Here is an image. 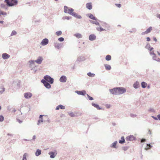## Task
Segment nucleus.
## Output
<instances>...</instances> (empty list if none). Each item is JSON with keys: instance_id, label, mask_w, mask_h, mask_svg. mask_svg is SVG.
I'll return each mask as SVG.
<instances>
[{"instance_id": "nucleus-1", "label": "nucleus", "mask_w": 160, "mask_h": 160, "mask_svg": "<svg viewBox=\"0 0 160 160\" xmlns=\"http://www.w3.org/2000/svg\"><path fill=\"white\" fill-rule=\"evenodd\" d=\"M74 10L72 8H69L66 6L64 7V12L65 13H68L77 18L80 19L82 18L80 15H78L77 14L73 12Z\"/></svg>"}, {"instance_id": "nucleus-2", "label": "nucleus", "mask_w": 160, "mask_h": 160, "mask_svg": "<svg viewBox=\"0 0 160 160\" xmlns=\"http://www.w3.org/2000/svg\"><path fill=\"white\" fill-rule=\"evenodd\" d=\"M4 2L7 3L8 6L10 7L16 5L18 3L17 0H5Z\"/></svg>"}, {"instance_id": "nucleus-3", "label": "nucleus", "mask_w": 160, "mask_h": 160, "mask_svg": "<svg viewBox=\"0 0 160 160\" xmlns=\"http://www.w3.org/2000/svg\"><path fill=\"white\" fill-rule=\"evenodd\" d=\"M45 80L49 82L50 84H52L53 82V79L49 76H46L44 78Z\"/></svg>"}, {"instance_id": "nucleus-4", "label": "nucleus", "mask_w": 160, "mask_h": 160, "mask_svg": "<svg viewBox=\"0 0 160 160\" xmlns=\"http://www.w3.org/2000/svg\"><path fill=\"white\" fill-rule=\"evenodd\" d=\"M118 89V94H121L125 92L126 91V88H117Z\"/></svg>"}, {"instance_id": "nucleus-5", "label": "nucleus", "mask_w": 160, "mask_h": 160, "mask_svg": "<svg viewBox=\"0 0 160 160\" xmlns=\"http://www.w3.org/2000/svg\"><path fill=\"white\" fill-rule=\"evenodd\" d=\"M110 93L113 94L118 95V89L117 88H114L112 89L109 90Z\"/></svg>"}, {"instance_id": "nucleus-6", "label": "nucleus", "mask_w": 160, "mask_h": 160, "mask_svg": "<svg viewBox=\"0 0 160 160\" xmlns=\"http://www.w3.org/2000/svg\"><path fill=\"white\" fill-rule=\"evenodd\" d=\"M41 82L43 83L44 86L48 88H51V85L48 83L47 81L44 80H42Z\"/></svg>"}, {"instance_id": "nucleus-7", "label": "nucleus", "mask_w": 160, "mask_h": 160, "mask_svg": "<svg viewBox=\"0 0 160 160\" xmlns=\"http://www.w3.org/2000/svg\"><path fill=\"white\" fill-rule=\"evenodd\" d=\"M24 97L26 98H30L32 96V94L30 92H26L24 94Z\"/></svg>"}, {"instance_id": "nucleus-8", "label": "nucleus", "mask_w": 160, "mask_h": 160, "mask_svg": "<svg viewBox=\"0 0 160 160\" xmlns=\"http://www.w3.org/2000/svg\"><path fill=\"white\" fill-rule=\"evenodd\" d=\"M49 154L50 155V157L51 158H53L56 155L57 153L56 151L54 152H51L49 153Z\"/></svg>"}, {"instance_id": "nucleus-9", "label": "nucleus", "mask_w": 160, "mask_h": 160, "mask_svg": "<svg viewBox=\"0 0 160 160\" xmlns=\"http://www.w3.org/2000/svg\"><path fill=\"white\" fill-rule=\"evenodd\" d=\"M135 139V138L133 135H130L127 136L126 140L128 141H133Z\"/></svg>"}, {"instance_id": "nucleus-10", "label": "nucleus", "mask_w": 160, "mask_h": 160, "mask_svg": "<svg viewBox=\"0 0 160 160\" xmlns=\"http://www.w3.org/2000/svg\"><path fill=\"white\" fill-rule=\"evenodd\" d=\"M67 80L66 77L64 76H62L60 78V81L62 82H65Z\"/></svg>"}, {"instance_id": "nucleus-11", "label": "nucleus", "mask_w": 160, "mask_h": 160, "mask_svg": "<svg viewBox=\"0 0 160 160\" xmlns=\"http://www.w3.org/2000/svg\"><path fill=\"white\" fill-rule=\"evenodd\" d=\"M48 42V40L47 39H45L43 40L41 42V44L42 45H45L47 44Z\"/></svg>"}, {"instance_id": "nucleus-12", "label": "nucleus", "mask_w": 160, "mask_h": 160, "mask_svg": "<svg viewBox=\"0 0 160 160\" xmlns=\"http://www.w3.org/2000/svg\"><path fill=\"white\" fill-rule=\"evenodd\" d=\"M43 60V58L41 57H39L35 61L36 63L38 64H41Z\"/></svg>"}, {"instance_id": "nucleus-13", "label": "nucleus", "mask_w": 160, "mask_h": 160, "mask_svg": "<svg viewBox=\"0 0 160 160\" xmlns=\"http://www.w3.org/2000/svg\"><path fill=\"white\" fill-rule=\"evenodd\" d=\"M86 7L88 9L91 10L92 8V3L91 2L87 3L86 4Z\"/></svg>"}, {"instance_id": "nucleus-14", "label": "nucleus", "mask_w": 160, "mask_h": 160, "mask_svg": "<svg viewBox=\"0 0 160 160\" xmlns=\"http://www.w3.org/2000/svg\"><path fill=\"white\" fill-rule=\"evenodd\" d=\"M65 107L62 105H59L56 108V110H58L59 109H65Z\"/></svg>"}, {"instance_id": "nucleus-15", "label": "nucleus", "mask_w": 160, "mask_h": 160, "mask_svg": "<svg viewBox=\"0 0 160 160\" xmlns=\"http://www.w3.org/2000/svg\"><path fill=\"white\" fill-rule=\"evenodd\" d=\"M76 92L78 94L80 95H84L86 93V92L85 91H76Z\"/></svg>"}, {"instance_id": "nucleus-16", "label": "nucleus", "mask_w": 160, "mask_h": 160, "mask_svg": "<svg viewBox=\"0 0 160 160\" xmlns=\"http://www.w3.org/2000/svg\"><path fill=\"white\" fill-rule=\"evenodd\" d=\"M96 39V36L94 34L90 35L89 36V39L91 41L94 40Z\"/></svg>"}, {"instance_id": "nucleus-17", "label": "nucleus", "mask_w": 160, "mask_h": 160, "mask_svg": "<svg viewBox=\"0 0 160 160\" xmlns=\"http://www.w3.org/2000/svg\"><path fill=\"white\" fill-rule=\"evenodd\" d=\"M2 57L4 59H6L9 58V56L6 53L3 54L2 55Z\"/></svg>"}, {"instance_id": "nucleus-18", "label": "nucleus", "mask_w": 160, "mask_h": 160, "mask_svg": "<svg viewBox=\"0 0 160 160\" xmlns=\"http://www.w3.org/2000/svg\"><path fill=\"white\" fill-rule=\"evenodd\" d=\"M152 30V27H150L149 28L147 29L146 31L143 32L144 34H147L150 32Z\"/></svg>"}, {"instance_id": "nucleus-19", "label": "nucleus", "mask_w": 160, "mask_h": 160, "mask_svg": "<svg viewBox=\"0 0 160 160\" xmlns=\"http://www.w3.org/2000/svg\"><path fill=\"white\" fill-rule=\"evenodd\" d=\"M41 151L39 149H38L35 153V155L38 156L41 154Z\"/></svg>"}, {"instance_id": "nucleus-20", "label": "nucleus", "mask_w": 160, "mask_h": 160, "mask_svg": "<svg viewBox=\"0 0 160 160\" xmlns=\"http://www.w3.org/2000/svg\"><path fill=\"white\" fill-rule=\"evenodd\" d=\"M92 105L93 106L96 108L100 110L101 109V108L99 107V105L97 104L93 103H92Z\"/></svg>"}, {"instance_id": "nucleus-21", "label": "nucleus", "mask_w": 160, "mask_h": 160, "mask_svg": "<svg viewBox=\"0 0 160 160\" xmlns=\"http://www.w3.org/2000/svg\"><path fill=\"white\" fill-rule=\"evenodd\" d=\"M105 68L107 70H110L111 68L110 65L108 64H106L105 65Z\"/></svg>"}, {"instance_id": "nucleus-22", "label": "nucleus", "mask_w": 160, "mask_h": 160, "mask_svg": "<svg viewBox=\"0 0 160 160\" xmlns=\"http://www.w3.org/2000/svg\"><path fill=\"white\" fill-rule=\"evenodd\" d=\"M139 85V83L138 82H136L133 84V86L134 88H137L138 87Z\"/></svg>"}, {"instance_id": "nucleus-23", "label": "nucleus", "mask_w": 160, "mask_h": 160, "mask_svg": "<svg viewBox=\"0 0 160 160\" xmlns=\"http://www.w3.org/2000/svg\"><path fill=\"white\" fill-rule=\"evenodd\" d=\"M74 36L78 38H82V35L80 33H76L74 35Z\"/></svg>"}, {"instance_id": "nucleus-24", "label": "nucleus", "mask_w": 160, "mask_h": 160, "mask_svg": "<svg viewBox=\"0 0 160 160\" xmlns=\"http://www.w3.org/2000/svg\"><path fill=\"white\" fill-rule=\"evenodd\" d=\"M125 142V139L124 138V137H122L121 138V140L119 141V142L120 143H122Z\"/></svg>"}, {"instance_id": "nucleus-25", "label": "nucleus", "mask_w": 160, "mask_h": 160, "mask_svg": "<svg viewBox=\"0 0 160 160\" xmlns=\"http://www.w3.org/2000/svg\"><path fill=\"white\" fill-rule=\"evenodd\" d=\"M43 116L42 115H40L39 117V118H40V119L38 121V125L40 123L42 122H43V120H42V117Z\"/></svg>"}, {"instance_id": "nucleus-26", "label": "nucleus", "mask_w": 160, "mask_h": 160, "mask_svg": "<svg viewBox=\"0 0 160 160\" xmlns=\"http://www.w3.org/2000/svg\"><path fill=\"white\" fill-rule=\"evenodd\" d=\"M147 84L144 82H143L141 83V86L142 88H145L146 87Z\"/></svg>"}, {"instance_id": "nucleus-27", "label": "nucleus", "mask_w": 160, "mask_h": 160, "mask_svg": "<svg viewBox=\"0 0 160 160\" xmlns=\"http://www.w3.org/2000/svg\"><path fill=\"white\" fill-rule=\"evenodd\" d=\"M111 56L110 55H107L106 57V59L107 61L110 60L111 59Z\"/></svg>"}, {"instance_id": "nucleus-28", "label": "nucleus", "mask_w": 160, "mask_h": 160, "mask_svg": "<svg viewBox=\"0 0 160 160\" xmlns=\"http://www.w3.org/2000/svg\"><path fill=\"white\" fill-rule=\"evenodd\" d=\"M97 30L98 31H100V32H101V31H104V30H105L104 29H103L101 27H100L99 28H97Z\"/></svg>"}, {"instance_id": "nucleus-29", "label": "nucleus", "mask_w": 160, "mask_h": 160, "mask_svg": "<svg viewBox=\"0 0 160 160\" xmlns=\"http://www.w3.org/2000/svg\"><path fill=\"white\" fill-rule=\"evenodd\" d=\"M87 74L88 76L91 77H93L95 76V74H94L92 73L91 72L88 73Z\"/></svg>"}, {"instance_id": "nucleus-30", "label": "nucleus", "mask_w": 160, "mask_h": 160, "mask_svg": "<svg viewBox=\"0 0 160 160\" xmlns=\"http://www.w3.org/2000/svg\"><path fill=\"white\" fill-rule=\"evenodd\" d=\"M117 144V142H115L112 143L111 146V147L116 148V146Z\"/></svg>"}, {"instance_id": "nucleus-31", "label": "nucleus", "mask_w": 160, "mask_h": 160, "mask_svg": "<svg viewBox=\"0 0 160 160\" xmlns=\"http://www.w3.org/2000/svg\"><path fill=\"white\" fill-rule=\"evenodd\" d=\"M89 17L92 19H93V20H95L96 19V18H95L94 17V16L92 14H90L89 15Z\"/></svg>"}, {"instance_id": "nucleus-32", "label": "nucleus", "mask_w": 160, "mask_h": 160, "mask_svg": "<svg viewBox=\"0 0 160 160\" xmlns=\"http://www.w3.org/2000/svg\"><path fill=\"white\" fill-rule=\"evenodd\" d=\"M17 34V32L15 31H13L11 34V36H12L13 35H16Z\"/></svg>"}, {"instance_id": "nucleus-33", "label": "nucleus", "mask_w": 160, "mask_h": 160, "mask_svg": "<svg viewBox=\"0 0 160 160\" xmlns=\"http://www.w3.org/2000/svg\"><path fill=\"white\" fill-rule=\"evenodd\" d=\"M68 114L71 117H74L76 116L75 114L73 112L69 113Z\"/></svg>"}, {"instance_id": "nucleus-34", "label": "nucleus", "mask_w": 160, "mask_h": 160, "mask_svg": "<svg viewBox=\"0 0 160 160\" xmlns=\"http://www.w3.org/2000/svg\"><path fill=\"white\" fill-rule=\"evenodd\" d=\"M91 22L92 23L95 24H96L97 25H99L98 22L97 21H92Z\"/></svg>"}, {"instance_id": "nucleus-35", "label": "nucleus", "mask_w": 160, "mask_h": 160, "mask_svg": "<svg viewBox=\"0 0 160 160\" xmlns=\"http://www.w3.org/2000/svg\"><path fill=\"white\" fill-rule=\"evenodd\" d=\"M27 154L25 153L23 155V158L22 160H27L26 159V157L27 156Z\"/></svg>"}, {"instance_id": "nucleus-36", "label": "nucleus", "mask_w": 160, "mask_h": 160, "mask_svg": "<svg viewBox=\"0 0 160 160\" xmlns=\"http://www.w3.org/2000/svg\"><path fill=\"white\" fill-rule=\"evenodd\" d=\"M62 32L61 31H58L56 32V34L58 36H59L62 34Z\"/></svg>"}, {"instance_id": "nucleus-37", "label": "nucleus", "mask_w": 160, "mask_h": 160, "mask_svg": "<svg viewBox=\"0 0 160 160\" xmlns=\"http://www.w3.org/2000/svg\"><path fill=\"white\" fill-rule=\"evenodd\" d=\"M6 14L7 13L6 12H2L0 10V16H1V15H6Z\"/></svg>"}, {"instance_id": "nucleus-38", "label": "nucleus", "mask_w": 160, "mask_h": 160, "mask_svg": "<svg viewBox=\"0 0 160 160\" xmlns=\"http://www.w3.org/2000/svg\"><path fill=\"white\" fill-rule=\"evenodd\" d=\"M4 118L2 115L0 116V122H2L4 120Z\"/></svg>"}, {"instance_id": "nucleus-39", "label": "nucleus", "mask_w": 160, "mask_h": 160, "mask_svg": "<svg viewBox=\"0 0 160 160\" xmlns=\"http://www.w3.org/2000/svg\"><path fill=\"white\" fill-rule=\"evenodd\" d=\"M87 97L88 99L90 100H92L93 99V98L92 97H90V96H89L88 94H87Z\"/></svg>"}, {"instance_id": "nucleus-40", "label": "nucleus", "mask_w": 160, "mask_h": 160, "mask_svg": "<svg viewBox=\"0 0 160 160\" xmlns=\"http://www.w3.org/2000/svg\"><path fill=\"white\" fill-rule=\"evenodd\" d=\"M58 40L60 42H62L64 40V38H58Z\"/></svg>"}, {"instance_id": "nucleus-41", "label": "nucleus", "mask_w": 160, "mask_h": 160, "mask_svg": "<svg viewBox=\"0 0 160 160\" xmlns=\"http://www.w3.org/2000/svg\"><path fill=\"white\" fill-rule=\"evenodd\" d=\"M1 89L2 90L1 91H0V93H2L5 90V88H1Z\"/></svg>"}, {"instance_id": "nucleus-42", "label": "nucleus", "mask_w": 160, "mask_h": 160, "mask_svg": "<svg viewBox=\"0 0 160 160\" xmlns=\"http://www.w3.org/2000/svg\"><path fill=\"white\" fill-rule=\"evenodd\" d=\"M151 147V146L150 144L147 145V147L146 148V149H148Z\"/></svg>"}, {"instance_id": "nucleus-43", "label": "nucleus", "mask_w": 160, "mask_h": 160, "mask_svg": "<svg viewBox=\"0 0 160 160\" xmlns=\"http://www.w3.org/2000/svg\"><path fill=\"white\" fill-rule=\"evenodd\" d=\"M55 47L58 49H59L60 48V45L59 44H58L55 45Z\"/></svg>"}, {"instance_id": "nucleus-44", "label": "nucleus", "mask_w": 160, "mask_h": 160, "mask_svg": "<svg viewBox=\"0 0 160 160\" xmlns=\"http://www.w3.org/2000/svg\"><path fill=\"white\" fill-rule=\"evenodd\" d=\"M115 5L118 8H120L121 7V5L120 4H115Z\"/></svg>"}, {"instance_id": "nucleus-45", "label": "nucleus", "mask_w": 160, "mask_h": 160, "mask_svg": "<svg viewBox=\"0 0 160 160\" xmlns=\"http://www.w3.org/2000/svg\"><path fill=\"white\" fill-rule=\"evenodd\" d=\"M148 49L150 50V51H151L153 49V48L152 47H149V48H148Z\"/></svg>"}, {"instance_id": "nucleus-46", "label": "nucleus", "mask_w": 160, "mask_h": 160, "mask_svg": "<svg viewBox=\"0 0 160 160\" xmlns=\"http://www.w3.org/2000/svg\"><path fill=\"white\" fill-rule=\"evenodd\" d=\"M110 107V105L107 104L106 105V107L107 108H109Z\"/></svg>"}, {"instance_id": "nucleus-47", "label": "nucleus", "mask_w": 160, "mask_h": 160, "mask_svg": "<svg viewBox=\"0 0 160 160\" xmlns=\"http://www.w3.org/2000/svg\"><path fill=\"white\" fill-rule=\"evenodd\" d=\"M146 141V140L144 139H142L141 140V142H145Z\"/></svg>"}, {"instance_id": "nucleus-48", "label": "nucleus", "mask_w": 160, "mask_h": 160, "mask_svg": "<svg viewBox=\"0 0 160 160\" xmlns=\"http://www.w3.org/2000/svg\"><path fill=\"white\" fill-rule=\"evenodd\" d=\"M147 38V41H150V38H149V37H148V38Z\"/></svg>"}, {"instance_id": "nucleus-49", "label": "nucleus", "mask_w": 160, "mask_h": 160, "mask_svg": "<svg viewBox=\"0 0 160 160\" xmlns=\"http://www.w3.org/2000/svg\"><path fill=\"white\" fill-rule=\"evenodd\" d=\"M148 133L149 134H151V131H150V129H149L148 130Z\"/></svg>"}, {"instance_id": "nucleus-50", "label": "nucleus", "mask_w": 160, "mask_h": 160, "mask_svg": "<svg viewBox=\"0 0 160 160\" xmlns=\"http://www.w3.org/2000/svg\"><path fill=\"white\" fill-rule=\"evenodd\" d=\"M153 40L156 42L157 41V39L156 38H153Z\"/></svg>"}, {"instance_id": "nucleus-51", "label": "nucleus", "mask_w": 160, "mask_h": 160, "mask_svg": "<svg viewBox=\"0 0 160 160\" xmlns=\"http://www.w3.org/2000/svg\"><path fill=\"white\" fill-rule=\"evenodd\" d=\"M157 117L158 119L160 120V114L158 115L157 116Z\"/></svg>"}, {"instance_id": "nucleus-52", "label": "nucleus", "mask_w": 160, "mask_h": 160, "mask_svg": "<svg viewBox=\"0 0 160 160\" xmlns=\"http://www.w3.org/2000/svg\"><path fill=\"white\" fill-rule=\"evenodd\" d=\"M157 17L160 19V14H158L157 15Z\"/></svg>"}, {"instance_id": "nucleus-53", "label": "nucleus", "mask_w": 160, "mask_h": 160, "mask_svg": "<svg viewBox=\"0 0 160 160\" xmlns=\"http://www.w3.org/2000/svg\"><path fill=\"white\" fill-rule=\"evenodd\" d=\"M150 54H153L154 55H155V54H154V53L152 51V52H150Z\"/></svg>"}, {"instance_id": "nucleus-54", "label": "nucleus", "mask_w": 160, "mask_h": 160, "mask_svg": "<svg viewBox=\"0 0 160 160\" xmlns=\"http://www.w3.org/2000/svg\"><path fill=\"white\" fill-rule=\"evenodd\" d=\"M18 122L19 123H21L22 122V121H20V120H19V119H18Z\"/></svg>"}, {"instance_id": "nucleus-55", "label": "nucleus", "mask_w": 160, "mask_h": 160, "mask_svg": "<svg viewBox=\"0 0 160 160\" xmlns=\"http://www.w3.org/2000/svg\"><path fill=\"white\" fill-rule=\"evenodd\" d=\"M153 118H154V119L156 120H157L158 119L157 118H156V117H153Z\"/></svg>"}, {"instance_id": "nucleus-56", "label": "nucleus", "mask_w": 160, "mask_h": 160, "mask_svg": "<svg viewBox=\"0 0 160 160\" xmlns=\"http://www.w3.org/2000/svg\"><path fill=\"white\" fill-rule=\"evenodd\" d=\"M30 62H32V63H34V61H30Z\"/></svg>"}, {"instance_id": "nucleus-57", "label": "nucleus", "mask_w": 160, "mask_h": 160, "mask_svg": "<svg viewBox=\"0 0 160 160\" xmlns=\"http://www.w3.org/2000/svg\"><path fill=\"white\" fill-rule=\"evenodd\" d=\"M3 21H0V23H3Z\"/></svg>"}, {"instance_id": "nucleus-58", "label": "nucleus", "mask_w": 160, "mask_h": 160, "mask_svg": "<svg viewBox=\"0 0 160 160\" xmlns=\"http://www.w3.org/2000/svg\"><path fill=\"white\" fill-rule=\"evenodd\" d=\"M1 109V106H0V110Z\"/></svg>"}, {"instance_id": "nucleus-59", "label": "nucleus", "mask_w": 160, "mask_h": 160, "mask_svg": "<svg viewBox=\"0 0 160 160\" xmlns=\"http://www.w3.org/2000/svg\"><path fill=\"white\" fill-rule=\"evenodd\" d=\"M158 54L160 55V53L159 52L158 53Z\"/></svg>"}, {"instance_id": "nucleus-60", "label": "nucleus", "mask_w": 160, "mask_h": 160, "mask_svg": "<svg viewBox=\"0 0 160 160\" xmlns=\"http://www.w3.org/2000/svg\"><path fill=\"white\" fill-rule=\"evenodd\" d=\"M2 5H1V6H2Z\"/></svg>"}]
</instances>
